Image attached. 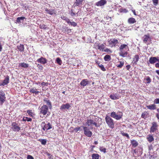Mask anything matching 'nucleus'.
Segmentation results:
<instances>
[{"mask_svg":"<svg viewBox=\"0 0 159 159\" xmlns=\"http://www.w3.org/2000/svg\"><path fill=\"white\" fill-rule=\"evenodd\" d=\"M128 48V47L127 45L123 44L121 45L119 47V49L120 52L119 55L123 57H125L127 56L128 52L127 51H125L124 49H127Z\"/></svg>","mask_w":159,"mask_h":159,"instance_id":"nucleus-1","label":"nucleus"},{"mask_svg":"<svg viewBox=\"0 0 159 159\" xmlns=\"http://www.w3.org/2000/svg\"><path fill=\"white\" fill-rule=\"evenodd\" d=\"M48 106L46 105H43L39 109V114L45 116L46 114V117L49 115V112L48 111ZM40 116L41 117V115Z\"/></svg>","mask_w":159,"mask_h":159,"instance_id":"nucleus-2","label":"nucleus"},{"mask_svg":"<svg viewBox=\"0 0 159 159\" xmlns=\"http://www.w3.org/2000/svg\"><path fill=\"white\" fill-rule=\"evenodd\" d=\"M105 121L108 126L111 128L113 129L114 127L113 120L108 115H106L105 118Z\"/></svg>","mask_w":159,"mask_h":159,"instance_id":"nucleus-3","label":"nucleus"},{"mask_svg":"<svg viewBox=\"0 0 159 159\" xmlns=\"http://www.w3.org/2000/svg\"><path fill=\"white\" fill-rule=\"evenodd\" d=\"M94 48L96 49L99 50L101 52H103L105 46L103 43H95L94 45Z\"/></svg>","mask_w":159,"mask_h":159,"instance_id":"nucleus-4","label":"nucleus"},{"mask_svg":"<svg viewBox=\"0 0 159 159\" xmlns=\"http://www.w3.org/2000/svg\"><path fill=\"white\" fill-rule=\"evenodd\" d=\"M110 116L116 120H119L122 118V113L121 112H119L116 114L115 112H112L110 113Z\"/></svg>","mask_w":159,"mask_h":159,"instance_id":"nucleus-5","label":"nucleus"},{"mask_svg":"<svg viewBox=\"0 0 159 159\" xmlns=\"http://www.w3.org/2000/svg\"><path fill=\"white\" fill-rule=\"evenodd\" d=\"M108 42L109 43V45L111 47H116V45L119 43L118 40L115 38L111 39L108 41Z\"/></svg>","mask_w":159,"mask_h":159,"instance_id":"nucleus-6","label":"nucleus"},{"mask_svg":"<svg viewBox=\"0 0 159 159\" xmlns=\"http://www.w3.org/2000/svg\"><path fill=\"white\" fill-rule=\"evenodd\" d=\"M11 128L15 132L19 131L20 129V127L18 124L15 122L12 123L11 125Z\"/></svg>","mask_w":159,"mask_h":159,"instance_id":"nucleus-7","label":"nucleus"},{"mask_svg":"<svg viewBox=\"0 0 159 159\" xmlns=\"http://www.w3.org/2000/svg\"><path fill=\"white\" fill-rule=\"evenodd\" d=\"M5 94L2 91H0V105H2L5 101Z\"/></svg>","mask_w":159,"mask_h":159,"instance_id":"nucleus-8","label":"nucleus"},{"mask_svg":"<svg viewBox=\"0 0 159 159\" xmlns=\"http://www.w3.org/2000/svg\"><path fill=\"white\" fill-rule=\"evenodd\" d=\"M82 127L84 129V134L87 137H91L92 135V133L89 130V129L85 126H82Z\"/></svg>","mask_w":159,"mask_h":159,"instance_id":"nucleus-9","label":"nucleus"},{"mask_svg":"<svg viewBox=\"0 0 159 159\" xmlns=\"http://www.w3.org/2000/svg\"><path fill=\"white\" fill-rule=\"evenodd\" d=\"M41 125L42 126H43V129L44 131L46 130L52 128V125L49 123L47 124H45L44 122H42Z\"/></svg>","mask_w":159,"mask_h":159,"instance_id":"nucleus-10","label":"nucleus"},{"mask_svg":"<svg viewBox=\"0 0 159 159\" xmlns=\"http://www.w3.org/2000/svg\"><path fill=\"white\" fill-rule=\"evenodd\" d=\"M158 127V125L156 122H153L152 123V126L151 127L150 129V132L154 133L156 131L157 129V127Z\"/></svg>","mask_w":159,"mask_h":159,"instance_id":"nucleus-11","label":"nucleus"},{"mask_svg":"<svg viewBox=\"0 0 159 159\" xmlns=\"http://www.w3.org/2000/svg\"><path fill=\"white\" fill-rule=\"evenodd\" d=\"M149 61L150 63L153 64L157 62H159V57H152L149 59Z\"/></svg>","mask_w":159,"mask_h":159,"instance_id":"nucleus-12","label":"nucleus"},{"mask_svg":"<svg viewBox=\"0 0 159 159\" xmlns=\"http://www.w3.org/2000/svg\"><path fill=\"white\" fill-rule=\"evenodd\" d=\"M37 61L38 63H40L43 65H44L47 62V60L45 58L41 57L38 59L37 60Z\"/></svg>","mask_w":159,"mask_h":159,"instance_id":"nucleus-13","label":"nucleus"},{"mask_svg":"<svg viewBox=\"0 0 159 159\" xmlns=\"http://www.w3.org/2000/svg\"><path fill=\"white\" fill-rule=\"evenodd\" d=\"M70 107V106L68 103L63 104L60 107V109L62 111L65 109H68Z\"/></svg>","mask_w":159,"mask_h":159,"instance_id":"nucleus-14","label":"nucleus"},{"mask_svg":"<svg viewBox=\"0 0 159 159\" xmlns=\"http://www.w3.org/2000/svg\"><path fill=\"white\" fill-rule=\"evenodd\" d=\"M151 39L150 34L148 33L147 35H145L143 37V41L145 43H146L149 39Z\"/></svg>","mask_w":159,"mask_h":159,"instance_id":"nucleus-15","label":"nucleus"},{"mask_svg":"<svg viewBox=\"0 0 159 159\" xmlns=\"http://www.w3.org/2000/svg\"><path fill=\"white\" fill-rule=\"evenodd\" d=\"M107 2V1L106 0H101L96 2V5L98 6H102L106 4Z\"/></svg>","mask_w":159,"mask_h":159,"instance_id":"nucleus-16","label":"nucleus"},{"mask_svg":"<svg viewBox=\"0 0 159 159\" xmlns=\"http://www.w3.org/2000/svg\"><path fill=\"white\" fill-rule=\"evenodd\" d=\"M9 76H7L5 77L2 82L1 84L0 85L5 86L7 85L9 83Z\"/></svg>","mask_w":159,"mask_h":159,"instance_id":"nucleus-17","label":"nucleus"},{"mask_svg":"<svg viewBox=\"0 0 159 159\" xmlns=\"http://www.w3.org/2000/svg\"><path fill=\"white\" fill-rule=\"evenodd\" d=\"M45 11L47 13L51 15H52L54 14H55L56 11L55 9H51L49 10L47 8L45 9Z\"/></svg>","mask_w":159,"mask_h":159,"instance_id":"nucleus-18","label":"nucleus"},{"mask_svg":"<svg viewBox=\"0 0 159 159\" xmlns=\"http://www.w3.org/2000/svg\"><path fill=\"white\" fill-rule=\"evenodd\" d=\"M146 139L150 143L154 141V138L152 135L151 134L148 135L147 136Z\"/></svg>","mask_w":159,"mask_h":159,"instance_id":"nucleus-19","label":"nucleus"},{"mask_svg":"<svg viewBox=\"0 0 159 159\" xmlns=\"http://www.w3.org/2000/svg\"><path fill=\"white\" fill-rule=\"evenodd\" d=\"M110 98L112 100H116L119 99V97L117 94L115 93H113L110 95Z\"/></svg>","mask_w":159,"mask_h":159,"instance_id":"nucleus-20","label":"nucleus"},{"mask_svg":"<svg viewBox=\"0 0 159 159\" xmlns=\"http://www.w3.org/2000/svg\"><path fill=\"white\" fill-rule=\"evenodd\" d=\"M29 66V64L25 62H23L19 63V66L21 67L24 68H27Z\"/></svg>","mask_w":159,"mask_h":159,"instance_id":"nucleus-21","label":"nucleus"},{"mask_svg":"<svg viewBox=\"0 0 159 159\" xmlns=\"http://www.w3.org/2000/svg\"><path fill=\"white\" fill-rule=\"evenodd\" d=\"M146 107L148 109L151 110H154L156 109V106L154 104L147 106Z\"/></svg>","mask_w":159,"mask_h":159,"instance_id":"nucleus-22","label":"nucleus"},{"mask_svg":"<svg viewBox=\"0 0 159 159\" xmlns=\"http://www.w3.org/2000/svg\"><path fill=\"white\" fill-rule=\"evenodd\" d=\"M136 20L135 18L133 17H131L129 18L128 20V23L129 24H132L135 23L136 22Z\"/></svg>","mask_w":159,"mask_h":159,"instance_id":"nucleus-23","label":"nucleus"},{"mask_svg":"<svg viewBox=\"0 0 159 159\" xmlns=\"http://www.w3.org/2000/svg\"><path fill=\"white\" fill-rule=\"evenodd\" d=\"M96 117H95L94 119H93V120H90V123L91 125H94L96 127H98V126L97 124V123H96L94 121H96V120L98 118L97 116L96 117Z\"/></svg>","mask_w":159,"mask_h":159,"instance_id":"nucleus-24","label":"nucleus"},{"mask_svg":"<svg viewBox=\"0 0 159 159\" xmlns=\"http://www.w3.org/2000/svg\"><path fill=\"white\" fill-rule=\"evenodd\" d=\"M17 48L20 52H23L24 50V47L23 45L20 44V45L17 46Z\"/></svg>","mask_w":159,"mask_h":159,"instance_id":"nucleus-25","label":"nucleus"},{"mask_svg":"<svg viewBox=\"0 0 159 159\" xmlns=\"http://www.w3.org/2000/svg\"><path fill=\"white\" fill-rule=\"evenodd\" d=\"M88 84V81L87 79H84L82 80L81 82L80 83V84L84 86H85Z\"/></svg>","mask_w":159,"mask_h":159,"instance_id":"nucleus-26","label":"nucleus"},{"mask_svg":"<svg viewBox=\"0 0 159 159\" xmlns=\"http://www.w3.org/2000/svg\"><path fill=\"white\" fill-rule=\"evenodd\" d=\"M131 143L133 147H135L137 146L138 145V143L135 140H131Z\"/></svg>","mask_w":159,"mask_h":159,"instance_id":"nucleus-27","label":"nucleus"},{"mask_svg":"<svg viewBox=\"0 0 159 159\" xmlns=\"http://www.w3.org/2000/svg\"><path fill=\"white\" fill-rule=\"evenodd\" d=\"M96 64L98 65V66L100 68L101 70H105L103 66L101 63V62L98 61H96Z\"/></svg>","mask_w":159,"mask_h":159,"instance_id":"nucleus-28","label":"nucleus"},{"mask_svg":"<svg viewBox=\"0 0 159 159\" xmlns=\"http://www.w3.org/2000/svg\"><path fill=\"white\" fill-rule=\"evenodd\" d=\"M37 89L35 88H32L30 89V92L32 93H35L36 94H38L39 92L37 91Z\"/></svg>","mask_w":159,"mask_h":159,"instance_id":"nucleus-29","label":"nucleus"},{"mask_svg":"<svg viewBox=\"0 0 159 159\" xmlns=\"http://www.w3.org/2000/svg\"><path fill=\"white\" fill-rule=\"evenodd\" d=\"M61 18L62 19L66 21L67 22V23L68 24H69V23H70V20L68 17L63 15V16H61Z\"/></svg>","mask_w":159,"mask_h":159,"instance_id":"nucleus-30","label":"nucleus"},{"mask_svg":"<svg viewBox=\"0 0 159 159\" xmlns=\"http://www.w3.org/2000/svg\"><path fill=\"white\" fill-rule=\"evenodd\" d=\"M104 59L105 61H109L111 60V58L110 55H107L104 56Z\"/></svg>","mask_w":159,"mask_h":159,"instance_id":"nucleus-31","label":"nucleus"},{"mask_svg":"<svg viewBox=\"0 0 159 159\" xmlns=\"http://www.w3.org/2000/svg\"><path fill=\"white\" fill-rule=\"evenodd\" d=\"M139 58V56L138 55H136L134 56V57L133 58V61L134 62V63H136L138 61Z\"/></svg>","mask_w":159,"mask_h":159,"instance_id":"nucleus-32","label":"nucleus"},{"mask_svg":"<svg viewBox=\"0 0 159 159\" xmlns=\"http://www.w3.org/2000/svg\"><path fill=\"white\" fill-rule=\"evenodd\" d=\"M92 159H98L99 156L98 154H93L92 155Z\"/></svg>","mask_w":159,"mask_h":159,"instance_id":"nucleus-33","label":"nucleus"},{"mask_svg":"<svg viewBox=\"0 0 159 159\" xmlns=\"http://www.w3.org/2000/svg\"><path fill=\"white\" fill-rule=\"evenodd\" d=\"M56 61L57 63L59 65H61L62 63L61 60V59L59 57L57 58L56 60Z\"/></svg>","mask_w":159,"mask_h":159,"instance_id":"nucleus-34","label":"nucleus"},{"mask_svg":"<svg viewBox=\"0 0 159 159\" xmlns=\"http://www.w3.org/2000/svg\"><path fill=\"white\" fill-rule=\"evenodd\" d=\"M23 120L24 121H32V119L30 118H28L27 117H24L23 119Z\"/></svg>","mask_w":159,"mask_h":159,"instance_id":"nucleus-35","label":"nucleus"},{"mask_svg":"<svg viewBox=\"0 0 159 159\" xmlns=\"http://www.w3.org/2000/svg\"><path fill=\"white\" fill-rule=\"evenodd\" d=\"M103 52H107L108 53H111L112 52V51L110 49L107 48L106 47L105 48H104V50H103Z\"/></svg>","mask_w":159,"mask_h":159,"instance_id":"nucleus-36","label":"nucleus"},{"mask_svg":"<svg viewBox=\"0 0 159 159\" xmlns=\"http://www.w3.org/2000/svg\"><path fill=\"white\" fill-rule=\"evenodd\" d=\"M146 82L147 83H149L151 81V80L149 76H147L146 78L145 79Z\"/></svg>","mask_w":159,"mask_h":159,"instance_id":"nucleus-37","label":"nucleus"},{"mask_svg":"<svg viewBox=\"0 0 159 159\" xmlns=\"http://www.w3.org/2000/svg\"><path fill=\"white\" fill-rule=\"evenodd\" d=\"M44 101L46 102V103L47 104L49 108L52 107L51 103L49 100H44Z\"/></svg>","mask_w":159,"mask_h":159,"instance_id":"nucleus-38","label":"nucleus"},{"mask_svg":"<svg viewBox=\"0 0 159 159\" xmlns=\"http://www.w3.org/2000/svg\"><path fill=\"white\" fill-rule=\"evenodd\" d=\"M70 23H69V25H71V26H74V27H75V26H76L77 25V24L76 23H75V22H71L70 21Z\"/></svg>","mask_w":159,"mask_h":159,"instance_id":"nucleus-39","label":"nucleus"},{"mask_svg":"<svg viewBox=\"0 0 159 159\" xmlns=\"http://www.w3.org/2000/svg\"><path fill=\"white\" fill-rule=\"evenodd\" d=\"M39 28L41 29L45 30L47 28L46 25L44 24L40 25H39Z\"/></svg>","mask_w":159,"mask_h":159,"instance_id":"nucleus-40","label":"nucleus"},{"mask_svg":"<svg viewBox=\"0 0 159 159\" xmlns=\"http://www.w3.org/2000/svg\"><path fill=\"white\" fill-rule=\"evenodd\" d=\"M124 64V62L121 61H120L119 62V64L118 65L117 67L119 68H121L122 67V66H123Z\"/></svg>","mask_w":159,"mask_h":159,"instance_id":"nucleus-41","label":"nucleus"},{"mask_svg":"<svg viewBox=\"0 0 159 159\" xmlns=\"http://www.w3.org/2000/svg\"><path fill=\"white\" fill-rule=\"evenodd\" d=\"M153 146L151 144L148 145V149L149 152L151 151V150L153 149Z\"/></svg>","mask_w":159,"mask_h":159,"instance_id":"nucleus-42","label":"nucleus"},{"mask_svg":"<svg viewBox=\"0 0 159 159\" xmlns=\"http://www.w3.org/2000/svg\"><path fill=\"white\" fill-rule=\"evenodd\" d=\"M121 134L123 136H125L128 139H129V137L127 134L124 133L123 131H121Z\"/></svg>","mask_w":159,"mask_h":159,"instance_id":"nucleus-43","label":"nucleus"},{"mask_svg":"<svg viewBox=\"0 0 159 159\" xmlns=\"http://www.w3.org/2000/svg\"><path fill=\"white\" fill-rule=\"evenodd\" d=\"M100 150L101 151L103 152L104 153H106V148H103V147H101L100 148Z\"/></svg>","mask_w":159,"mask_h":159,"instance_id":"nucleus-44","label":"nucleus"},{"mask_svg":"<svg viewBox=\"0 0 159 159\" xmlns=\"http://www.w3.org/2000/svg\"><path fill=\"white\" fill-rule=\"evenodd\" d=\"M27 113L31 116H33V113L32 112V110H28L27 111Z\"/></svg>","mask_w":159,"mask_h":159,"instance_id":"nucleus-45","label":"nucleus"},{"mask_svg":"<svg viewBox=\"0 0 159 159\" xmlns=\"http://www.w3.org/2000/svg\"><path fill=\"white\" fill-rule=\"evenodd\" d=\"M152 2L154 5L157 6L158 4V0H152Z\"/></svg>","mask_w":159,"mask_h":159,"instance_id":"nucleus-46","label":"nucleus"},{"mask_svg":"<svg viewBox=\"0 0 159 159\" xmlns=\"http://www.w3.org/2000/svg\"><path fill=\"white\" fill-rule=\"evenodd\" d=\"M42 144L43 145H45L47 142L46 140L45 139H41L40 141Z\"/></svg>","mask_w":159,"mask_h":159,"instance_id":"nucleus-47","label":"nucleus"},{"mask_svg":"<svg viewBox=\"0 0 159 159\" xmlns=\"http://www.w3.org/2000/svg\"><path fill=\"white\" fill-rule=\"evenodd\" d=\"M154 103L155 104H159V98H157L155 99L154 101Z\"/></svg>","mask_w":159,"mask_h":159,"instance_id":"nucleus-48","label":"nucleus"},{"mask_svg":"<svg viewBox=\"0 0 159 159\" xmlns=\"http://www.w3.org/2000/svg\"><path fill=\"white\" fill-rule=\"evenodd\" d=\"M80 5V0H76V2L74 4L75 6H78Z\"/></svg>","mask_w":159,"mask_h":159,"instance_id":"nucleus-49","label":"nucleus"},{"mask_svg":"<svg viewBox=\"0 0 159 159\" xmlns=\"http://www.w3.org/2000/svg\"><path fill=\"white\" fill-rule=\"evenodd\" d=\"M27 159H34V158L32 156L29 155L27 156Z\"/></svg>","mask_w":159,"mask_h":159,"instance_id":"nucleus-50","label":"nucleus"},{"mask_svg":"<svg viewBox=\"0 0 159 159\" xmlns=\"http://www.w3.org/2000/svg\"><path fill=\"white\" fill-rule=\"evenodd\" d=\"M157 111L158 113L156 114V117L159 120V108L157 109Z\"/></svg>","mask_w":159,"mask_h":159,"instance_id":"nucleus-51","label":"nucleus"},{"mask_svg":"<svg viewBox=\"0 0 159 159\" xmlns=\"http://www.w3.org/2000/svg\"><path fill=\"white\" fill-rule=\"evenodd\" d=\"M146 113H143L141 115V117L142 118L145 119L146 118Z\"/></svg>","mask_w":159,"mask_h":159,"instance_id":"nucleus-52","label":"nucleus"},{"mask_svg":"<svg viewBox=\"0 0 159 159\" xmlns=\"http://www.w3.org/2000/svg\"><path fill=\"white\" fill-rule=\"evenodd\" d=\"M66 31L67 34L70 33L71 32V30L68 29L67 28L66 29Z\"/></svg>","mask_w":159,"mask_h":159,"instance_id":"nucleus-53","label":"nucleus"},{"mask_svg":"<svg viewBox=\"0 0 159 159\" xmlns=\"http://www.w3.org/2000/svg\"><path fill=\"white\" fill-rule=\"evenodd\" d=\"M90 120H88L87 121V123L86 124H87V125L88 126H89L91 125V123H90Z\"/></svg>","mask_w":159,"mask_h":159,"instance_id":"nucleus-54","label":"nucleus"},{"mask_svg":"<svg viewBox=\"0 0 159 159\" xmlns=\"http://www.w3.org/2000/svg\"><path fill=\"white\" fill-rule=\"evenodd\" d=\"M16 20V22L17 23H20V19L19 18V17L17 18Z\"/></svg>","mask_w":159,"mask_h":159,"instance_id":"nucleus-55","label":"nucleus"},{"mask_svg":"<svg viewBox=\"0 0 159 159\" xmlns=\"http://www.w3.org/2000/svg\"><path fill=\"white\" fill-rule=\"evenodd\" d=\"M155 66L156 68H159V62L156 63Z\"/></svg>","mask_w":159,"mask_h":159,"instance_id":"nucleus-56","label":"nucleus"},{"mask_svg":"<svg viewBox=\"0 0 159 159\" xmlns=\"http://www.w3.org/2000/svg\"><path fill=\"white\" fill-rule=\"evenodd\" d=\"M19 17V18L20 19V20H23L25 19V17H24V16H21V17Z\"/></svg>","mask_w":159,"mask_h":159,"instance_id":"nucleus-57","label":"nucleus"},{"mask_svg":"<svg viewBox=\"0 0 159 159\" xmlns=\"http://www.w3.org/2000/svg\"><path fill=\"white\" fill-rule=\"evenodd\" d=\"M130 68V66L129 65H127L126 66V68L127 70H129Z\"/></svg>","mask_w":159,"mask_h":159,"instance_id":"nucleus-58","label":"nucleus"},{"mask_svg":"<svg viewBox=\"0 0 159 159\" xmlns=\"http://www.w3.org/2000/svg\"><path fill=\"white\" fill-rule=\"evenodd\" d=\"M71 16H75V13L73 12L72 11H71V14H70Z\"/></svg>","mask_w":159,"mask_h":159,"instance_id":"nucleus-59","label":"nucleus"},{"mask_svg":"<svg viewBox=\"0 0 159 159\" xmlns=\"http://www.w3.org/2000/svg\"><path fill=\"white\" fill-rule=\"evenodd\" d=\"M46 83H45L44 82H43L41 84V85L42 86H45L46 85Z\"/></svg>","mask_w":159,"mask_h":159,"instance_id":"nucleus-60","label":"nucleus"},{"mask_svg":"<svg viewBox=\"0 0 159 159\" xmlns=\"http://www.w3.org/2000/svg\"><path fill=\"white\" fill-rule=\"evenodd\" d=\"M132 11L134 15H135V16L137 15V14L136 13L135 11V10H132Z\"/></svg>","mask_w":159,"mask_h":159,"instance_id":"nucleus-61","label":"nucleus"},{"mask_svg":"<svg viewBox=\"0 0 159 159\" xmlns=\"http://www.w3.org/2000/svg\"><path fill=\"white\" fill-rule=\"evenodd\" d=\"M80 130V127L77 128L75 129V130L77 131H78Z\"/></svg>","mask_w":159,"mask_h":159,"instance_id":"nucleus-62","label":"nucleus"},{"mask_svg":"<svg viewBox=\"0 0 159 159\" xmlns=\"http://www.w3.org/2000/svg\"><path fill=\"white\" fill-rule=\"evenodd\" d=\"M2 119V117L1 116H0V124L1 123V121Z\"/></svg>","mask_w":159,"mask_h":159,"instance_id":"nucleus-63","label":"nucleus"},{"mask_svg":"<svg viewBox=\"0 0 159 159\" xmlns=\"http://www.w3.org/2000/svg\"><path fill=\"white\" fill-rule=\"evenodd\" d=\"M2 45H0V52L2 51Z\"/></svg>","mask_w":159,"mask_h":159,"instance_id":"nucleus-64","label":"nucleus"}]
</instances>
